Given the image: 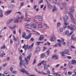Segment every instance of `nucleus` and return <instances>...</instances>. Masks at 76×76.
Here are the masks:
<instances>
[{
  "label": "nucleus",
  "instance_id": "1",
  "mask_svg": "<svg viewBox=\"0 0 76 76\" xmlns=\"http://www.w3.org/2000/svg\"><path fill=\"white\" fill-rule=\"evenodd\" d=\"M31 56L32 53H30L28 56L27 57V58H26L25 59V60H23L22 61V57H23V56H20L19 57V60H20V67H22V65L23 64V66H24V67H26L25 65H28V61L27 59H28V61H29V60H30V58H31Z\"/></svg>",
  "mask_w": 76,
  "mask_h": 76
},
{
  "label": "nucleus",
  "instance_id": "2",
  "mask_svg": "<svg viewBox=\"0 0 76 76\" xmlns=\"http://www.w3.org/2000/svg\"><path fill=\"white\" fill-rule=\"evenodd\" d=\"M70 11L69 12V15H70V16L71 18V19H73V17L72 15V14H71V13H73L74 12V11H75V9L73 6H72L71 7L70 9Z\"/></svg>",
  "mask_w": 76,
  "mask_h": 76
},
{
  "label": "nucleus",
  "instance_id": "3",
  "mask_svg": "<svg viewBox=\"0 0 76 76\" xmlns=\"http://www.w3.org/2000/svg\"><path fill=\"white\" fill-rule=\"evenodd\" d=\"M63 19L64 21V23L65 25V26H63V28L65 29V28H66V25H69L68 23L66 22V20H68V16H67V15H65L64 18H63Z\"/></svg>",
  "mask_w": 76,
  "mask_h": 76
},
{
  "label": "nucleus",
  "instance_id": "4",
  "mask_svg": "<svg viewBox=\"0 0 76 76\" xmlns=\"http://www.w3.org/2000/svg\"><path fill=\"white\" fill-rule=\"evenodd\" d=\"M60 54L61 56L62 57H64L65 55L64 54H67V55H70V53H69V50L68 49L66 50L64 52H60Z\"/></svg>",
  "mask_w": 76,
  "mask_h": 76
},
{
  "label": "nucleus",
  "instance_id": "5",
  "mask_svg": "<svg viewBox=\"0 0 76 76\" xmlns=\"http://www.w3.org/2000/svg\"><path fill=\"white\" fill-rule=\"evenodd\" d=\"M70 26L71 27H70V26H67L68 28L70 29L71 31H75L76 30V28H74L75 27V25L72 24H70Z\"/></svg>",
  "mask_w": 76,
  "mask_h": 76
},
{
  "label": "nucleus",
  "instance_id": "6",
  "mask_svg": "<svg viewBox=\"0 0 76 76\" xmlns=\"http://www.w3.org/2000/svg\"><path fill=\"white\" fill-rule=\"evenodd\" d=\"M22 20L20 18H19L18 16L17 17L15 21V22H18V21L19 22H21Z\"/></svg>",
  "mask_w": 76,
  "mask_h": 76
},
{
  "label": "nucleus",
  "instance_id": "7",
  "mask_svg": "<svg viewBox=\"0 0 76 76\" xmlns=\"http://www.w3.org/2000/svg\"><path fill=\"white\" fill-rule=\"evenodd\" d=\"M44 36H43L42 35L40 36L38 39L39 41H43L44 39Z\"/></svg>",
  "mask_w": 76,
  "mask_h": 76
},
{
  "label": "nucleus",
  "instance_id": "8",
  "mask_svg": "<svg viewBox=\"0 0 76 76\" xmlns=\"http://www.w3.org/2000/svg\"><path fill=\"white\" fill-rule=\"evenodd\" d=\"M31 36H32V33L29 34L28 35V36L25 37L24 38H25V39H29L31 37Z\"/></svg>",
  "mask_w": 76,
  "mask_h": 76
},
{
  "label": "nucleus",
  "instance_id": "9",
  "mask_svg": "<svg viewBox=\"0 0 76 76\" xmlns=\"http://www.w3.org/2000/svg\"><path fill=\"white\" fill-rule=\"evenodd\" d=\"M47 4H48V7L49 9H52V7H53L50 4L48 3V1H47Z\"/></svg>",
  "mask_w": 76,
  "mask_h": 76
},
{
  "label": "nucleus",
  "instance_id": "10",
  "mask_svg": "<svg viewBox=\"0 0 76 76\" xmlns=\"http://www.w3.org/2000/svg\"><path fill=\"white\" fill-rule=\"evenodd\" d=\"M75 34H73L71 37V41H73L74 40V41H76V37H75Z\"/></svg>",
  "mask_w": 76,
  "mask_h": 76
},
{
  "label": "nucleus",
  "instance_id": "11",
  "mask_svg": "<svg viewBox=\"0 0 76 76\" xmlns=\"http://www.w3.org/2000/svg\"><path fill=\"white\" fill-rule=\"evenodd\" d=\"M20 71L22 73H25L26 74H27V75H29V74L28 72L25 71V69H23L22 70H20Z\"/></svg>",
  "mask_w": 76,
  "mask_h": 76
},
{
  "label": "nucleus",
  "instance_id": "12",
  "mask_svg": "<svg viewBox=\"0 0 76 76\" xmlns=\"http://www.w3.org/2000/svg\"><path fill=\"white\" fill-rule=\"evenodd\" d=\"M43 64L44 65V70H47L48 69V67L47 66V63L45 62Z\"/></svg>",
  "mask_w": 76,
  "mask_h": 76
},
{
  "label": "nucleus",
  "instance_id": "13",
  "mask_svg": "<svg viewBox=\"0 0 76 76\" xmlns=\"http://www.w3.org/2000/svg\"><path fill=\"white\" fill-rule=\"evenodd\" d=\"M12 12V10H10V11H7L6 12V14L7 15H9V14H10Z\"/></svg>",
  "mask_w": 76,
  "mask_h": 76
},
{
  "label": "nucleus",
  "instance_id": "14",
  "mask_svg": "<svg viewBox=\"0 0 76 76\" xmlns=\"http://www.w3.org/2000/svg\"><path fill=\"white\" fill-rule=\"evenodd\" d=\"M44 61H43L41 62L40 63L37 65V67H39L40 66H41L42 64H44Z\"/></svg>",
  "mask_w": 76,
  "mask_h": 76
},
{
  "label": "nucleus",
  "instance_id": "15",
  "mask_svg": "<svg viewBox=\"0 0 76 76\" xmlns=\"http://www.w3.org/2000/svg\"><path fill=\"white\" fill-rule=\"evenodd\" d=\"M37 73H39V74H43V75H47L48 74V73H46L43 72V71L41 72L40 71H38Z\"/></svg>",
  "mask_w": 76,
  "mask_h": 76
},
{
  "label": "nucleus",
  "instance_id": "16",
  "mask_svg": "<svg viewBox=\"0 0 76 76\" xmlns=\"http://www.w3.org/2000/svg\"><path fill=\"white\" fill-rule=\"evenodd\" d=\"M25 26L26 28H28V29H30L31 28V26L28 24H26Z\"/></svg>",
  "mask_w": 76,
  "mask_h": 76
},
{
  "label": "nucleus",
  "instance_id": "17",
  "mask_svg": "<svg viewBox=\"0 0 76 76\" xmlns=\"http://www.w3.org/2000/svg\"><path fill=\"white\" fill-rule=\"evenodd\" d=\"M16 27V25H15V26H13V27H11V26H9V28L10 29H12V30H13V29H15V28Z\"/></svg>",
  "mask_w": 76,
  "mask_h": 76
},
{
  "label": "nucleus",
  "instance_id": "18",
  "mask_svg": "<svg viewBox=\"0 0 76 76\" xmlns=\"http://www.w3.org/2000/svg\"><path fill=\"white\" fill-rule=\"evenodd\" d=\"M61 43L63 45H65L66 42H64V39H61Z\"/></svg>",
  "mask_w": 76,
  "mask_h": 76
},
{
  "label": "nucleus",
  "instance_id": "19",
  "mask_svg": "<svg viewBox=\"0 0 76 76\" xmlns=\"http://www.w3.org/2000/svg\"><path fill=\"white\" fill-rule=\"evenodd\" d=\"M53 12H54L55 11V10H57L55 5H53Z\"/></svg>",
  "mask_w": 76,
  "mask_h": 76
},
{
  "label": "nucleus",
  "instance_id": "20",
  "mask_svg": "<svg viewBox=\"0 0 76 76\" xmlns=\"http://www.w3.org/2000/svg\"><path fill=\"white\" fill-rule=\"evenodd\" d=\"M6 47L5 44H4L3 46H2L1 47V50H2V49L4 50L5 49H6Z\"/></svg>",
  "mask_w": 76,
  "mask_h": 76
},
{
  "label": "nucleus",
  "instance_id": "21",
  "mask_svg": "<svg viewBox=\"0 0 76 76\" xmlns=\"http://www.w3.org/2000/svg\"><path fill=\"white\" fill-rule=\"evenodd\" d=\"M34 46V43H32V44L31 45V46H29L28 48V50H30V49L32 48L33 46Z\"/></svg>",
  "mask_w": 76,
  "mask_h": 76
},
{
  "label": "nucleus",
  "instance_id": "22",
  "mask_svg": "<svg viewBox=\"0 0 76 76\" xmlns=\"http://www.w3.org/2000/svg\"><path fill=\"white\" fill-rule=\"evenodd\" d=\"M65 33L66 35H67L68 36H69V30H66V31Z\"/></svg>",
  "mask_w": 76,
  "mask_h": 76
},
{
  "label": "nucleus",
  "instance_id": "23",
  "mask_svg": "<svg viewBox=\"0 0 76 76\" xmlns=\"http://www.w3.org/2000/svg\"><path fill=\"white\" fill-rule=\"evenodd\" d=\"M45 54L44 53H43L41 54L40 58H43V57H45Z\"/></svg>",
  "mask_w": 76,
  "mask_h": 76
},
{
  "label": "nucleus",
  "instance_id": "24",
  "mask_svg": "<svg viewBox=\"0 0 76 76\" xmlns=\"http://www.w3.org/2000/svg\"><path fill=\"white\" fill-rule=\"evenodd\" d=\"M6 55V53H1L0 55V57H3V56H5Z\"/></svg>",
  "mask_w": 76,
  "mask_h": 76
},
{
  "label": "nucleus",
  "instance_id": "25",
  "mask_svg": "<svg viewBox=\"0 0 76 76\" xmlns=\"http://www.w3.org/2000/svg\"><path fill=\"white\" fill-rule=\"evenodd\" d=\"M12 21H13V19H11L7 21V23L9 24V23H10L11 22H12Z\"/></svg>",
  "mask_w": 76,
  "mask_h": 76
},
{
  "label": "nucleus",
  "instance_id": "26",
  "mask_svg": "<svg viewBox=\"0 0 76 76\" xmlns=\"http://www.w3.org/2000/svg\"><path fill=\"white\" fill-rule=\"evenodd\" d=\"M72 64H76V60H72Z\"/></svg>",
  "mask_w": 76,
  "mask_h": 76
},
{
  "label": "nucleus",
  "instance_id": "27",
  "mask_svg": "<svg viewBox=\"0 0 76 76\" xmlns=\"http://www.w3.org/2000/svg\"><path fill=\"white\" fill-rule=\"evenodd\" d=\"M47 46H44L43 47V48L42 50V51H45V50H47Z\"/></svg>",
  "mask_w": 76,
  "mask_h": 76
},
{
  "label": "nucleus",
  "instance_id": "28",
  "mask_svg": "<svg viewBox=\"0 0 76 76\" xmlns=\"http://www.w3.org/2000/svg\"><path fill=\"white\" fill-rule=\"evenodd\" d=\"M25 36H26V33L23 32V33L22 37L23 38H25Z\"/></svg>",
  "mask_w": 76,
  "mask_h": 76
},
{
  "label": "nucleus",
  "instance_id": "29",
  "mask_svg": "<svg viewBox=\"0 0 76 76\" xmlns=\"http://www.w3.org/2000/svg\"><path fill=\"white\" fill-rule=\"evenodd\" d=\"M29 45L28 44L27 45H26L25 47V48H24L25 50H26L28 48V47Z\"/></svg>",
  "mask_w": 76,
  "mask_h": 76
},
{
  "label": "nucleus",
  "instance_id": "30",
  "mask_svg": "<svg viewBox=\"0 0 76 76\" xmlns=\"http://www.w3.org/2000/svg\"><path fill=\"white\" fill-rule=\"evenodd\" d=\"M50 50H48L47 51L46 53L48 56V55H49V54H50L49 53H50Z\"/></svg>",
  "mask_w": 76,
  "mask_h": 76
},
{
  "label": "nucleus",
  "instance_id": "31",
  "mask_svg": "<svg viewBox=\"0 0 76 76\" xmlns=\"http://www.w3.org/2000/svg\"><path fill=\"white\" fill-rule=\"evenodd\" d=\"M38 20L39 21H42V18L41 17H38Z\"/></svg>",
  "mask_w": 76,
  "mask_h": 76
},
{
  "label": "nucleus",
  "instance_id": "32",
  "mask_svg": "<svg viewBox=\"0 0 76 76\" xmlns=\"http://www.w3.org/2000/svg\"><path fill=\"white\" fill-rule=\"evenodd\" d=\"M40 47H37L36 48V50L38 51H39L40 50Z\"/></svg>",
  "mask_w": 76,
  "mask_h": 76
},
{
  "label": "nucleus",
  "instance_id": "33",
  "mask_svg": "<svg viewBox=\"0 0 76 76\" xmlns=\"http://www.w3.org/2000/svg\"><path fill=\"white\" fill-rule=\"evenodd\" d=\"M33 29H37V25H35L33 27Z\"/></svg>",
  "mask_w": 76,
  "mask_h": 76
},
{
  "label": "nucleus",
  "instance_id": "34",
  "mask_svg": "<svg viewBox=\"0 0 76 76\" xmlns=\"http://www.w3.org/2000/svg\"><path fill=\"white\" fill-rule=\"evenodd\" d=\"M3 16V14H2V13L0 11V17L1 18H2Z\"/></svg>",
  "mask_w": 76,
  "mask_h": 76
},
{
  "label": "nucleus",
  "instance_id": "35",
  "mask_svg": "<svg viewBox=\"0 0 76 76\" xmlns=\"http://www.w3.org/2000/svg\"><path fill=\"white\" fill-rule=\"evenodd\" d=\"M73 33H74V31H71V32H70L69 33V36H70V35H72V34H73Z\"/></svg>",
  "mask_w": 76,
  "mask_h": 76
},
{
  "label": "nucleus",
  "instance_id": "36",
  "mask_svg": "<svg viewBox=\"0 0 76 76\" xmlns=\"http://www.w3.org/2000/svg\"><path fill=\"white\" fill-rule=\"evenodd\" d=\"M62 4L63 6H67V4L66 3H62Z\"/></svg>",
  "mask_w": 76,
  "mask_h": 76
},
{
  "label": "nucleus",
  "instance_id": "37",
  "mask_svg": "<svg viewBox=\"0 0 76 76\" xmlns=\"http://www.w3.org/2000/svg\"><path fill=\"white\" fill-rule=\"evenodd\" d=\"M30 40H31V41H32V42L34 41V37H31L30 39Z\"/></svg>",
  "mask_w": 76,
  "mask_h": 76
},
{
  "label": "nucleus",
  "instance_id": "38",
  "mask_svg": "<svg viewBox=\"0 0 76 76\" xmlns=\"http://www.w3.org/2000/svg\"><path fill=\"white\" fill-rule=\"evenodd\" d=\"M58 73H56V76H58H58H61V74H58Z\"/></svg>",
  "mask_w": 76,
  "mask_h": 76
},
{
  "label": "nucleus",
  "instance_id": "39",
  "mask_svg": "<svg viewBox=\"0 0 76 76\" xmlns=\"http://www.w3.org/2000/svg\"><path fill=\"white\" fill-rule=\"evenodd\" d=\"M10 71L12 72L13 71V68L12 67H11L10 68Z\"/></svg>",
  "mask_w": 76,
  "mask_h": 76
},
{
  "label": "nucleus",
  "instance_id": "40",
  "mask_svg": "<svg viewBox=\"0 0 76 76\" xmlns=\"http://www.w3.org/2000/svg\"><path fill=\"white\" fill-rule=\"evenodd\" d=\"M40 44V42H36V45H39Z\"/></svg>",
  "mask_w": 76,
  "mask_h": 76
},
{
  "label": "nucleus",
  "instance_id": "41",
  "mask_svg": "<svg viewBox=\"0 0 76 76\" xmlns=\"http://www.w3.org/2000/svg\"><path fill=\"white\" fill-rule=\"evenodd\" d=\"M25 20L26 21H28L30 20L29 19V18H26Z\"/></svg>",
  "mask_w": 76,
  "mask_h": 76
},
{
  "label": "nucleus",
  "instance_id": "42",
  "mask_svg": "<svg viewBox=\"0 0 76 76\" xmlns=\"http://www.w3.org/2000/svg\"><path fill=\"white\" fill-rule=\"evenodd\" d=\"M53 3L56 4L57 3V0H53Z\"/></svg>",
  "mask_w": 76,
  "mask_h": 76
},
{
  "label": "nucleus",
  "instance_id": "43",
  "mask_svg": "<svg viewBox=\"0 0 76 76\" xmlns=\"http://www.w3.org/2000/svg\"><path fill=\"white\" fill-rule=\"evenodd\" d=\"M58 45L57 43V44H56L54 45H53V47H55V48L57 47Z\"/></svg>",
  "mask_w": 76,
  "mask_h": 76
},
{
  "label": "nucleus",
  "instance_id": "44",
  "mask_svg": "<svg viewBox=\"0 0 76 76\" xmlns=\"http://www.w3.org/2000/svg\"><path fill=\"white\" fill-rule=\"evenodd\" d=\"M52 73H54L55 72V71L54 70V68H53L52 69Z\"/></svg>",
  "mask_w": 76,
  "mask_h": 76
},
{
  "label": "nucleus",
  "instance_id": "45",
  "mask_svg": "<svg viewBox=\"0 0 76 76\" xmlns=\"http://www.w3.org/2000/svg\"><path fill=\"white\" fill-rule=\"evenodd\" d=\"M57 44L58 45V46H59V47H61V45L60 43H58Z\"/></svg>",
  "mask_w": 76,
  "mask_h": 76
},
{
  "label": "nucleus",
  "instance_id": "46",
  "mask_svg": "<svg viewBox=\"0 0 76 76\" xmlns=\"http://www.w3.org/2000/svg\"><path fill=\"white\" fill-rule=\"evenodd\" d=\"M68 75H71L72 74V72L69 71L68 72Z\"/></svg>",
  "mask_w": 76,
  "mask_h": 76
},
{
  "label": "nucleus",
  "instance_id": "47",
  "mask_svg": "<svg viewBox=\"0 0 76 76\" xmlns=\"http://www.w3.org/2000/svg\"><path fill=\"white\" fill-rule=\"evenodd\" d=\"M61 25V24L59 22H58L57 24V26H59Z\"/></svg>",
  "mask_w": 76,
  "mask_h": 76
},
{
  "label": "nucleus",
  "instance_id": "48",
  "mask_svg": "<svg viewBox=\"0 0 76 76\" xmlns=\"http://www.w3.org/2000/svg\"><path fill=\"white\" fill-rule=\"evenodd\" d=\"M51 37L52 39H54V35L52 34V36H51Z\"/></svg>",
  "mask_w": 76,
  "mask_h": 76
},
{
  "label": "nucleus",
  "instance_id": "49",
  "mask_svg": "<svg viewBox=\"0 0 76 76\" xmlns=\"http://www.w3.org/2000/svg\"><path fill=\"white\" fill-rule=\"evenodd\" d=\"M7 63H6L4 64H3V67H5L6 66H7Z\"/></svg>",
  "mask_w": 76,
  "mask_h": 76
},
{
  "label": "nucleus",
  "instance_id": "50",
  "mask_svg": "<svg viewBox=\"0 0 76 76\" xmlns=\"http://www.w3.org/2000/svg\"><path fill=\"white\" fill-rule=\"evenodd\" d=\"M55 58H56V59H58V56L56 55H55Z\"/></svg>",
  "mask_w": 76,
  "mask_h": 76
},
{
  "label": "nucleus",
  "instance_id": "51",
  "mask_svg": "<svg viewBox=\"0 0 76 76\" xmlns=\"http://www.w3.org/2000/svg\"><path fill=\"white\" fill-rule=\"evenodd\" d=\"M12 73H13L14 74H16V73L17 72L16 71H12Z\"/></svg>",
  "mask_w": 76,
  "mask_h": 76
},
{
  "label": "nucleus",
  "instance_id": "52",
  "mask_svg": "<svg viewBox=\"0 0 76 76\" xmlns=\"http://www.w3.org/2000/svg\"><path fill=\"white\" fill-rule=\"evenodd\" d=\"M21 29L20 28L18 30V32L19 33V34H21Z\"/></svg>",
  "mask_w": 76,
  "mask_h": 76
},
{
  "label": "nucleus",
  "instance_id": "53",
  "mask_svg": "<svg viewBox=\"0 0 76 76\" xmlns=\"http://www.w3.org/2000/svg\"><path fill=\"white\" fill-rule=\"evenodd\" d=\"M4 73L5 75H7V74H8V72L6 71H4Z\"/></svg>",
  "mask_w": 76,
  "mask_h": 76
},
{
  "label": "nucleus",
  "instance_id": "54",
  "mask_svg": "<svg viewBox=\"0 0 76 76\" xmlns=\"http://www.w3.org/2000/svg\"><path fill=\"white\" fill-rule=\"evenodd\" d=\"M60 31L61 32H63V29L62 28H60Z\"/></svg>",
  "mask_w": 76,
  "mask_h": 76
},
{
  "label": "nucleus",
  "instance_id": "55",
  "mask_svg": "<svg viewBox=\"0 0 76 76\" xmlns=\"http://www.w3.org/2000/svg\"><path fill=\"white\" fill-rule=\"evenodd\" d=\"M39 27L40 28H42V26L41 24L39 25Z\"/></svg>",
  "mask_w": 76,
  "mask_h": 76
},
{
  "label": "nucleus",
  "instance_id": "56",
  "mask_svg": "<svg viewBox=\"0 0 76 76\" xmlns=\"http://www.w3.org/2000/svg\"><path fill=\"white\" fill-rule=\"evenodd\" d=\"M10 43L11 44H13V41H12V39H10Z\"/></svg>",
  "mask_w": 76,
  "mask_h": 76
},
{
  "label": "nucleus",
  "instance_id": "57",
  "mask_svg": "<svg viewBox=\"0 0 76 76\" xmlns=\"http://www.w3.org/2000/svg\"><path fill=\"white\" fill-rule=\"evenodd\" d=\"M36 63V60L35 59L33 63V64H34Z\"/></svg>",
  "mask_w": 76,
  "mask_h": 76
},
{
  "label": "nucleus",
  "instance_id": "58",
  "mask_svg": "<svg viewBox=\"0 0 76 76\" xmlns=\"http://www.w3.org/2000/svg\"><path fill=\"white\" fill-rule=\"evenodd\" d=\"M20 5L21 6H23L24 5V3L23 2H22L20 3Z\"/></svg>",
  "mask_w": 76,
  "mask_h": 76
},
{
  "label": "nucleus",
  "instance_id": "59",
  "mask_svg": "<svg viewBox=\"0 0 76 76\" xmlns=\"http://www.w3.org/2000/svg\"><path fill=\"white\" fill-rule=\"evenodd\" d=\"M57 41L59 42H61V40L60 39H58Z\"/></svg>",
  "mask_w": 76,
  "mask_h": 76
},
{
  "label": "nucleus",
  "instance_id": "60",
  "mask_svg": "<svg viewBox=\"0 0 76 76\" xmlns=\"http://www.w3.org/2000/svg\"><path fill=\"white\" fill-rule=\"evenodd\" d=\"M47 44H48V46H50V43L48 42H47Z\"/></svg>",
  "mask_w": 76,
  "mask_h": 76
},
{
  "label": "nucleus",
  "instance_id": "61",
  "mask_svg": "<svg viewBox=\"0 0 76 76\" xmlns=\"http://www.w3.org/2000/svg\"><path fill=\"white\" fill-rule=\"evenodd\" d=\"M16 13L18 14H20V15H22V14H21V13L20 12H17Z\"/></svg>",
  "mask_w": 76,
  "mask_h": 76
},
{
  "label": "nucleus",
  "instance_id": "62",
  "mask_svg": "<svg viewBox=\"0 0 76 76\" xmlns=\"http://www.w3.org/2000/svg\"><path fill=\"white\" fill-rule=\"evenodd\" d=\"M55 55H54L53 56H52V59H54V58H55Z\"/></svg>",
  "mask_w": 76,
  "mask_h": 76
},
{
  "label": "nucleus",
  "instance_id": "63",
  "mask_svg": "<svg viewBox=\"0 0 76 76\" xmlns=\"http://www.w3.org/2000/svg\"><path fill=\"white\" fill-rule=\"evenodd\" d=\"M42 2H43V1L42 0H41L39 1V3H42Z\"/></svg>",
  "mask_w": 76,
  "mask_h": 76
},
{
  "label": "nucleus",
  "instance_id": "64",
  "mask_svg": "<svg viewBox=\"0 0 76 76\" xmlns=\"http://www.w3.org/2000/svg\"><path fill=\"white\" fill-rule=\"evenodd\" d=\"M67 58H68V59H71L72 57L68 56H67Z\"/></svg>",
  "mask_w": 76,
  "mask_h": 76
}]
</instances>
